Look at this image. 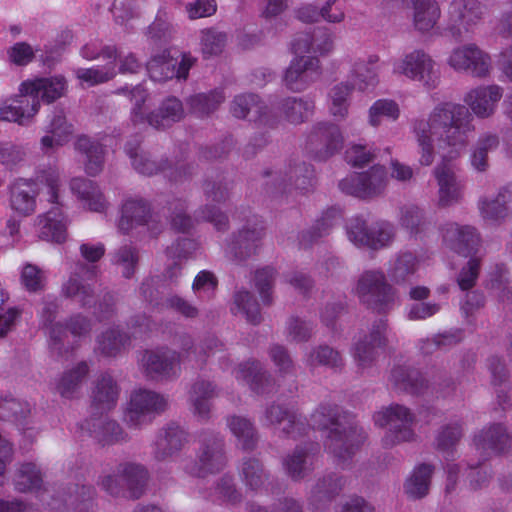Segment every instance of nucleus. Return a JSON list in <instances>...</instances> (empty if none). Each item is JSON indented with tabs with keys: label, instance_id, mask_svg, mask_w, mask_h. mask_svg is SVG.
Here are the masks:
<instances>
[{
	"label": "nucleus",
	"instance_id": "f3484780",
	"mask_svg": "<svg viewBox=\"0 0 512 512\" xmlns=\"http://www.w3.org/2000/svg\"><path fill=\"white\" fill-rule=\"evenodd\" d=\"M181 361H185L182 350L181 352L166 348L147 350L141 357L140 366L149 379L170 380L178 376Z\"/></svg>",
	"mask_w": 512,
	"mask_h": 512
},
{
	"label": "nucleus",
	"instance_id": "dca6fc26",
	"mask_svg": "<svg viewBox=\"0 0 512 512\" xmlns=\"http://www.w3.org/2000/svg\"><path fill=\"white\" fill-rule=\"evenodd\" d=\"M486 6L478 0H453L448 8L446 30L455 40H462L484 17Z\"/></svg>",
	"mask_w": 512,
	"mask_h": 512
},
{
	"label": "nucleus",
	"instance_id": "ddd939ff",
	"mask_svg": "<svg viewBox=\"0 0 512 512\" xmlns=\"http://www.w3.org/2000/svg\"><path fill=\"white\" fill-rule=\"evenodd\" d=\"M388 184L384 166L374 165L369 170L354 173L339 182L342 192L360 199H372L382 195Z\"/></svg>",
	"mask_w": 512,
	"mask_h": 512
},
{
	"label": "nucleus",
	"instance_id": "9d476101",
	"mask_svg": "<svg viewBox=\"0 0 512 512\" xmlns=\"http://www.w3.org/2000/svg\"><path fill=\"white\" fill-rule=\"evenodd\" d=\"M148 480V472L144 466L125 462L117 465L112 474L102 477L101 487L113 496H118L126 488L130 497L138 499L142 496Z\"/></svg>",
	"mask_w": 512,
	"mask_h": 512
},
{
	"label": "nucleus",
	"instance_id": "4d7b16f0",
	"mask_svg": "<svg viewBox=\"0 0 512 512\" xmlns=\"http://www.w3.org/2000/svg\"><path fill=\"white\" fill-rule=\"evenodd\" d=\"M305 363L311 368L325 366L334 370H340L344 366L340 352L325 344L313 347L306 355Z\"/></svg>",
	"mask_w": 512,
	"mask_h": 512
},
{
	"label": "nucleus",
	"instance_id": "de8ad7c7",
	"mask_svg": "<svg viewBox=\"0 0 512 512\" xmlns=\"http://www.w3.org/2000/svg\"><path fill=\"white\" fill-rule=\"evenodd\" d=\"M119 388L115 380L107 373L101 374L96 380L92 391V404L98 410L112 409L117 402Z\"/></svg>",
	"mask_w": 512,
	"mask_h": 512
},
{
	"label": "nucleus",
	"instance_id": "6ab92c4d",
	"mask_svg": "<svg viewBox=\"0 0 512 512\" xmlns=\"http://www.w3.org/2000/svg\"><path fill=\"white\" fill-rule=\"evenodd\" d=\"M343 136L340 128L331 122L316 123L308 137L306 148L318 161H326L343 147Z\"/></svg>",
	"mask_w": 512,
	"mask_h": 512
},
{
	"label": "nucleus",
	"instance_id": "1a4fd4ad",
	"mask_svg": "<svg viewBox=\"0 0 512 512\" xmlns=\"http://www.w3.org/2000/svg\"><path fill=\"white\" fill-rule=\"evenodd\" d=\"M346 233L355 246L380 250L392 244L396 230L387 221H377L369 225L364 218L354 217L348 222Z\"/></svg>",
	"mask_w": 512,
	"mask_h": 512
},
{
	"label": "nucleus",
	"instance_id": "0eeeda50",
	"mask_svg": "<svg viewBox=\"0 0 512 512\" xmlns=\"http://www.w3.org/2000/svg\"><path fill=\"white\" fill-rule=\"evenodd\" d=\"M169 406L168 398L154 390L136 389L130 395L124 414L129 428L142 429L151 424L156 416L164 413Z\"/></svg>",
	"mask_w": 512,
	"mask_h": 512
},
{
	"label": "nucleus",
	"instance_id": "37998d69",
	"mask_svg": "<svg viewBox=\"0 0 512 512\" xmlns=\"http://www.w3.org/2000/svg\"><path fill=\"white\" fill-rule=\"evenodd\" d=\"M70 189L89 210L103 212L106 209L107 202L103 193L92 180L75 177L70 181Z\"/></svg>",
	"mask_w": 512,
	"mask_h": 512
},
{
	"label": "nucleus",
	"instance_id": "338daca9",
	"mask_svg": "<svg viewBox=\"0 0 512 512\" xmlns=\"http://www.w3.org/2000/svg\"><path fill=\"white\" fill-rule=\"evenodd\" d=\"M213 496L228 505L236 506L243 501V494L237 487L231 475L221 476L215 483Z\"/></svg>",
	"mask_w": 512,
	"mask_h": 512
},
{
	"label": "nucleus",
	"instance_id": "2eb2a0df",
	"mask_svg": "<svg viewBox=\"0 0 512 512\" xmlns=\"http://www.w3.org/2000/svg\"><path fill=\"white\" fill-rule=\"evenodd\" d=\"M447 64L457 72H466L479 79L488 77L492 70L490 55L475 43L455 47L447 58Z\"/></svg>",
	"mask_w": 512,
	"mask_h": 512
},
{
	"label": "nucleus",
	"instance_id": "5701e85b",
	"mask_svg": "<svg viewBox=\"0 0 512 512\" xmlns=\"http://www.w3.org/2000/svg\"><path fill=\"white\" fill-rule=\"evenodd\" d=\"M44 132L40 139V147L45 154H49L71 140L74 125L68 121L63 109L56 108L48 117Z\"/></svg>",
	"mask_w": 512,
	"mask_h": 512
},
{
	"label": "nucleus",
	"instance_id": "7ed1b4c3",
	"mask_svg": "<svg viewBox=\"0 0 512 512\" xmlns=\"http://www.w3.org/2000/svg\"><path fill=\"white\" fill-rule=\"evenodd\" d=\"M66 88L63 76L24 81L19 88L20 94L0 107V119L27 125L39 111V99L52 103L65 94Z\"/></svg>",
	"mask_w": 512,
	"mask_h": 512
},
{
	"label": "nucleus",
	"instance_id": "72a5a7b5",
	"mask_svg": "<svg viewBox=\"0 0 512 512\" xmlns=\"http://www.w3.org/2000/svg\"><path fill=\"white\" fill-rule=\"evenodd\" d=\"M500 146V136L491 131L481 133L470 148L469 163L478 173H485L490 167L489 153Z\"/></svg>",
	"mask_w": 512,
	"mask_h": 512
},
{
	"label": "nucleus",
	"instance_id": "69168bd1",
	"mask_svg": "<svg viewBox=\"0 0 512 512\" xmlns=\"http://www.w3.org/2000/svg\"><path fill=\"white\" fill-rule=\"evenodd\" d=\"M10 201L11 207L23 215H29L35 211V194L28 183L14 185L11 189Z\"/></svg>",
	"mask_w": 512,
	"mask_h": 512
},
{
	"label": "nucleus",
	"instance_id": "6e6d98bb",
	"mask_svg": "<svg viewBox=\"0 0 512 512\" xmlns=\"http://www.w3.org/2000/svg\"><path fill=\"white\" fill-rule=\"evenodd\" d=\"M140 261L139 250L132 244H124L112 253L111 262L121 275L130 279L136 273Z\"/></svg>",
	"mask_w": 512,
	"mask_h": 512
},
{
	"label": "nucleus",
	"instance_id": "aec40b11",
	"mask_svg": "<svg viewBox=\"0 0 512 512\" xmlns=\"http://www.w3.org/2000/svg\"><path fill=\"white\" fill-rule=\"evenodd\" d=\"M264 235L263 221L258 218L249 220L227 244L225 249L227 257L236 262L245 261L257 253Z\"/></svg>",
	"mask_w": 512,
	"mask_h": 512
},
{
	"label": "nucleus",
	"instance_id": "864d4df0",
	"mask_svg": "<svg viewBox=\"0 0 512 512\" xmlns=\"http://www.w3.org/2000/svg\"><path fill=\"white\" fill-rule=\"evenodd\" d=\"M355 86L349 82H339L328 92V109L338 120H344L349 113L351 95Z\"/></svg>",
	"mask_w": 512,
	"mask_h": 512
},
{
	"label": "nucleus",
	"instance_id": "6e6552de",
	"mask_svg": "<svg viewBox=\"0 0 512 512\" xmlns=\"http://www.w3.org/2000/svg\"><path fill=\"white\" fill-rule=\"evenodd\" d=\"M374 421L379 427L388 428L382 440L385 447L411 441L415 436V415L403 405L392 404L382 409L374 415Z\"/></svg>",
	"mask_w": 512,
	"mask_h": 512
},
{
	"label": "nucleus",
	"instance_id": "c85d7f7f",
	"mask_svg": "<svg viewBox=\"0 0 512 512\" xmlns=\"http://www.w3.org/2000/svg\"><path fill=\"white\" fill-rule=\"evenodd\" d=\"M218 396V389L214 382L197 378L188 392V400L192 412L201 420H208L212 410V400Z\"/></svg>",
	"mask_w": 512,
	"mask_h": 512
},
{
	"label": "nucleus",
	"instance_id": "a211bd4d",
	"mask_svg": "<svg viewBox=\"0 0 512 512\" xmlns=\"http://www.w3.org/2000/svg\"><path fill=\"white\" fill-rule=\"evenodd\" d=\"M441 163L437 164L433 169V176L436 179L437 191V205L441 208H446L459 203L463 198L464 182L457 175L456 167L449 161L447 157L452 159L449 149ZM457 156H453L456 158Z\"/></svg>",
	"mask_w": 512,
	"mask_h": 512
},
{
	"label": "nucleus",
	"instance_id": "f257e3e1",
	"mask_svg": "<svg viewBox=\"0 0 512 512\" xmlns=\"http://www.w3.org/2000/svg\"><path fill=\"white\" fill-rule=\"evenodd\" d=\"M502 96L500 86L481 85L464 96L466 105L443 101L433 107L427 118L414 119L412 132L418 147L419 163L430 166L435 159V147L449 149L450 154L459 156L475 131L473 115L479 119L492 117Z\"/></svg>",
	"mask_w": 512,
	"mask_h": 512
},
{
	"label": "nucleus",
	"instance_id": "412c9836",
	"mask_svg": "<svg viewBox=\"0 0 512 512\" xmlns=\"http://www.w3.org/2000/svg\"><path fill=\"white\" fill-rule=\"evenodd\" d=\"M194 63L195 59L188 55H183L181 61H178L169 52L163 51L152 56L147 62V72L155 82H165L174 77L185 80Z\"/></svg>",
	"mask_w": 512,
	"mask_h": 512
},
{
	"label": "nucleus",
	"instance_id": "bb28decb",
	"mask_svg": "<svg viewBox=\"0 0 512 512\" xmlns=\"http://www.w3.org/2000/svg\"><path fill=\"white\" fill-rule=\"evenodd\" d=\"M443 239L451 250L464 257L475 254L480 244L479 234L473 226L455 222L444 225Z\"/></svg>",
	"mask_w": 512,
	"mask_h": 512
},
{
	"label": "nucleus",
	"instance_id": "774afa93",
	"mask_svg": "<svg viewBox=\"0 0 512 512\" xmlns=\"http://www.w3.org/2000/svg\"><path fill=\"white\" fill-rule=\"evenodd\" d=\"M400 116L399 105L391 99H379L375 101L368 111V122L373 127H378L383 119L396 121Z\"/></svg>",
	"mask_w": 512,
	"mask_h": 512
},
{
	"label": "nucleus",
	"instance_id": "f8f14e48",
	"mask_svg": "<svg viewBox=\"0 0 512 512\" xmlns=\"http://www.w3.org/2000/svg\"><path fill=\"white\" fill-rule=\"evenodd\" d=\"M267 191L272 195L290 193L292 189L307 190L312 185L313 168L301 160H293L284 169L266 172Z\"/></svg>",
	"mask_w": 512,
	"mask_h": 512
},
{
	"label": "nucleus",
	"instance_id": "49530a36",
	"mask_svg": "<svg viewBox=\"0 0 512 512\" xmlns=\"http://www.w3.org/2000/svg\"><path fill=\"white\" fill-rule=\"evenodd\" d=\"M419 260L412 252L404 251L397 253L389 262L387 275L396 285H403L410 281L416 273Z\"/></svg>",
	"mask_w": 512,
	"mask_h": 512
},
{
	"label": "nucleus",
	"instance_id": "4c0bfd02",
	"mask_svg": "<svg viewBox=\"0 0 512 512\" xmlns=\"http://www.w3.org/2000/svg\"><path fill=\"white\" fill-rule=\"evenodd\" d=\"M240 481L250 491L261 490L269 479L263 462L256 456H244L237 466Z\"/></svg>",
	"mask_w": 512,
	"mask_h": 512
},
{
	"label": "nucleus",
	"instance_id": "603ef678",
	"mask_svg": "<svg viewBox=\"0 0 512 512\" xmlns=\"http://www.w3.org/2000/svg\"><path fill=\"white\" fill-rule=\"evenodd\" d=\"M13 485L21 493L40 491L43 486L42 471L33 462L21 463L14 473Z\"/></svg>",
	"mask_w": 512,
	"mask_h": 512
},
{
	"label": "nucleus",
	"instance_id": "bf43d9fd",
	"mask_svg": "<svg viewBox=\"0 0 512 512\" xmlns=\"http://www.w3.org/2000/svg\"><path fill=\"white\" fill-rule=\"evenodd\" d=\"M433 467L428 464L417 466L405 483V492L411 498L418 499L427 495L429 491Z\"/></svg>",
	"mask_w": 512,
	"mask_h": 512
},
{
	"label": "nucleus",
	"instance_id": "79ce46f5",
	"mask_svg": "<svg viewBox=\"0 0 512 512\" xmlns=\"http://www.w3.org/2000/svg\"><path fill=\"white\" fill-rule=\"evenodd\" d=\"M510 203H512V183L500 188L493 199L481 198L478 208L483 219L498 221L508 216Z\"/></svg>",
	"mask_w": 512,
	"mask_h": 512
},
{
	"label": "nucleus",
	"instance_id": "b1692460",
	"mask_svg": "<svg viewBox=\"0 0 512 512\" xmlns=\"http://www.w3.org/2000/svg\"><path fill=\"white\" fill-rule=\"evenodd\" d=\"M511 443L512 434H509L502 424L484 427L474 437L475 449L483 462L505 452Z\"/></svg>",
	"mask_w": 512,
	"mask_h": 512
},
{
	"label": "nucleus",
	"instance_id": "473e14b6",
	"mask_svg": "<svg viewBox=\"0 0 512 512\" xmlns=\"http://www.w3.org/2000/svg\"><path fill=\"white\" fill-rule=\"evenodd\" d=\"M345 480L330 473L319 478L311 488L308 503L314 510H322L329 502H331L343 489Z\"/></svg>",
	"mask_w": 512,
	"mask_h": 512
},
{
	"label": "nucleus",
	"instance_id": "c756f323",
	"mask_svg": "<svg viewBox=\"0 0 512 512\" xmlns=\"http://www.w3.org/2000/svg\"><path fill=\"white\" fill-rule=\"evenodd\" d=\"M141 138L133 136L125 143L124 150L131 160L132 167L140 174L153 176L166 170L167 160L152 159L151 155L141 149Z\"/></svg>",
	"mask_w": 512,
	"mask_h": 512
},
{
	"label": "nucleus",
	"instance_id": "20e7f679",
	"mask_svg": "<svg viewBox=\"0 0 512 512\" xmlns=\"http://www.w3.org/2000/svg\"><path fill=\"white\" fill-rule=\"evenodd\" d=\"M36 181L46 186L47 201L56 204L37 217L38 237L47 242L62 243L67 238V220L58 206L60 174L53 167L42 169L37 173Z\"/></svg>",
	"mask_w": 512,
	"mask_h": 512
},
{
	"label": "nucleus",
	"instance_id": "c9c22d12",
	"mask_svg": "<svg viewBox=\"0 0 512 512\" xmlns=\"http://www.w3.org/2000/svg\"><path fill=\"white\" fill-rule=\"evenodd\" d=\"M75 150L84 156V169L89 176H97L104 168L105 150L97 140L86 135L77 137Z\"/></svg>",
	"mask_w": 512,
	"mask_h": 512
},
{
	"label": "nucleus",
	"instance_id": "4468645a",
	"mask_svg": "<svg viewBox=\"0 0 512 512\" xmlns=\"http://www.w3.org/2000/svg\"><path fill=\"white\" fill-rule=\"evenodd\" d=\"M259 420L262 426L272 428L285 438L296 439L308 430L307 421L301 414L274 402L265 408Z\"/></svg>",
	"mask_w": 512,
	"mask_h": 512
},
{
	"label": "nucleus",
	"instance_id": "13d9d810",
	"mask_svg": "<svg viewBox=\"0 0 512 512\" xmlns=\"http://www.w3.org/2000/svg\"><path fill=\"white\" fill-rule=\"evenodd\" d=\"M231 311L235 315H243L249 323L254 325L262 321L259 304L254 295L247 290H239L234 294Z\"/></svg>",
	"mask_w": 512,
	"mask_h": 512
},
{
	"label": "nucleus",
	"instance_id": "0e129e2a",
	"mask_svg": "<svg viewBox=\"0 0 512 512\" xmlns=\"http://www.w3.org/2000/svg\"><path fill=\"white\" fill-rule=\"evenodd\" d=\"M77 495H81L82 499L79 500L78 496L69 495L68 499H65L64 504L52 500V502L48 503V506L59 512L65 507L71 508L73 512H93V489L89 486H82L77 488Z\"/></svg>",
	"mask_w": 512,
	"mask_h": 512
},
{
	"label": "nucleus",
	"instance_id": "f03ea898",
	"mask_svg": "<svg viewBox=\"0 0 512 512\" xmlns=\"http://www.w3.org/2000/svg\"><path fill=\"white\" fill-rule=\"evenodd\" d=\"M307 425L308 428L328 430L325 448L341 462L351 459L366 439L364 430L335 404H321L311 414Z\"/></svg>",
	"mask_w": 512,
	"mask_h": 512
},
{
	"label": "nucleus",
	"instance_id": "09e8293b",
	"mask_svg": "<svg viewBox=\"0 0 512 512\" xmlns=\"http://www.w3.org/2000/svg\"><path fill=\"white\" fill-rule=\"evenodd\" d=\"M390 381L396 389L411 394H420L427 387V382L421 373L406 366L394 367L391 371Z\"/></svg>",
	"mask_w": 512,
	"mask_h": 512
},
{
	"label": "nucleus",
	"instance_id": "423d86ee",
	"mask_svg": "<svg viewBox=\"0 0 512 512\" xmlns=\"http://www.w3.org/2000/svg\"><path fill=\"white\" fill-rule=\"evenodd\" d=\"M355 294L367 309L386 314L394 307L396 291L382 270H366L358 278Z\"/></svg>",
	"mask_w": 512,
	"mask_h": 512
},
{
	"label": "nucleus",
	"instance_id": "680f3d73",
	"mask_svg": "<svg viewBox=\"0 0 512 512\" xmlns=\"http://www.w3.org/2000/svg\"><path fill=\"white\" fill-rule=\"evenodd\" d=\"M224 100L223 91L217 89L208 94L200 93L191 96L188 104L194 114L202 117L214 112Z\"/></svg>",
	"mask_w": 512,
	"mask_h": 512
},
{
	"label": "nucleus",
	"instance_id": "2f4dec72",
	"mask_svg": "<svg viewBox=\"0 0 512 512\" xmlns=\"http://www.w3.org/2000/svg\"><path fill=\"white\" fill-rule=\"evenodd\" d=\"M183 358L194 366L202 368L207 359L224 349V344L215 336L205 337L198 346H195L190 336H184L181 342Z\"/></svg>",
	"mask_w": 512,
	"mask_h": 512
},
{
	"label": "nucleus",
	"instance_id": "c03bdc74",
	"mask_svg": "<svg viewBox=\"0 0 512 512\" xmlns=\"http://www.w3.org/2000/svg\"><path fill=\"white\" fill-rule=\"evenodd\" d=\"M91 435L102 445H110L128 440V434L118 422L108 418H97L86 421Z\"/></svg>",
	"mask_w": 512,
	"mask_h": 512
},
{
	"label": "nucleus",
	"instance_id": "3c124183",
	"mask_svg": "<svg viewBox=\"0 0 512 512\" xmlns=\"http://www.w3.org/2000/svg\"><path fill=\"white\" fill-rule=\"evenodd\" d=\"M184 116V108L179 99L168 97L157 111L147 115L148 123L156 129L166 128L180 121Z\"/></svg>",
	"mask_w": 512,
	"mask_h": 512
},
{
	"label": "nucleus",
	"instance_id": "e433bc0d",
	"mask_svg": "<svg viewBox=\"0 0 512 512\" xmlns=\"http://www.w3.org/2000/svg\"><path fill=\"white\" fill-rule=\"evenodd\" d=\"M59 310V302L55 297L46 296L43 299L41 310V322L43 326L49 327L50 348L58 355L63 351V339L66 331L61 323H54Z\"/></svg>",
	"mask_w": 512,
	"mask_h": 512
},
{
	"label": "nucleus",
	"instance_id": "9b49d317",
	"mask_svg": "<svg viewBox=\"0 0 512 512\" xmlns=\"http://www.w3.org/2000/svg\"><path fill=\"white\" fill-rule=\"evenodd\" d=\"M393 73L419 82L426 89H435L440 82V73L432 57L423 50H413L393 65Z\"/></svg>",
	"mask_w": 512,
	"mask_h": 512
},
{
	"label": "nucleus",
	"instance_id": "5fc2aeb1",
	"mask_svg": "<svg viewBox=\"0 0 512 512\" xmlns=\"http://www.w3.org/2000/svg\"><path fill=\"white\" fill-rule=\"evenodd\" d=\"M129 345V335L117 327H112L97 337L96 351L107 357H115Z\"/></svg>",
	"mask_w": 512,
	"mask_h": 512
},
{
	"label": "nucleus",
	"instance_id": "cd10ccee",
	"mask_svg": "<svg viewBox=\"0 0 512 512\" xmlns=\"http://www.w3.org/2000/svg\"><path fill=\"white\" fill-rule=\"evenodd\" d=\"M317 451L318 446L314 443L297 446L283 458L282 464L286 475L296 482L310 475L314 470Z\"/></svg>",
	"mask_w": 512,
	"mask_h": 512
},
{
	"label": "nucleus",
	"instance_id": "393cba45",
	"mask_svg": "<svg viewBox=\"0 0 512 512\" xmlns=\"http://www.w3.org/2000/svg\"><path fill=\"white\" fill-rule=\"evenodd\" d=\"M187 433L176 423H169L157 431L152 444V456L158 462L167 461L187 444Z\"/></svg>",
	"mask_w": 512,
	"mask_h": 512
},
{
	"label": "nucleus",
	"instance_id": "f704fd0d",
	"mask_svg": "<svg viewBox=\"0 0 512 512\" xmlns=\"http://www.w3.org/2000/svg\"><path fill=\"white\" fill-rule=\"evenodd\" d=\"M90 368L85 361L65 370L55 381V391L62 398L77 397L82 385L86 382Z\"/></svg>",
	"mask_w": 512,
	"mask_h": 512
},
{
	"label": "nucleus",
	"instance_id": "58836bf2",
	"mask_svg": "<svg viewBox=\"0 0 512 512\" xmlns=\"http://www.w3.org/2000/svg\"><path fill=\"white\" fill-rule=\"evenodd\" d=\"M378 62L377 55H370L365 59L359 58L351 63L349 78L359 91L374 87L378 83Z\"/></svg>",
	"mask_w": 512,
	"mask_h": 512
},
{
	"label": "nucleus",
	"instance_id": "7c9ffc66",
	"mask_svg": "<svg viewBox=\"0 0 512 512\" xmlns=\"http://www.w3.org/2000/svg\"><path fill=\"white\" fill-rule=\"evenodd\" d=\"M231 113L239 119L269 124L268 106L255 94L237 95L231 103Z\"/></svg>",
	"mask_w": 512,
	"mask_h": 512
},
{
	"label": "nucleus",
	"instance_id": "ea45409f",
	"mask_svg": "<svg viewBox=\"0 0 512 512\" xmlns=\"http://www.w3.org/2000/svg\"><path fill=\"white\" fill-rule=\"evenodd\" d=\"M314 108V101L307 97H286L276 106L278 114L294 125L305 122L313 114Z\"/></svg>",
	"mask_w": 512,
	"mask_h": 512
},
{
	"label": "nucleus",
	"instance_id": "39448f33",
	"mask_svg": "<svg viewBox=\"0 0 512 512\" xmlns=\"http://www.w3.org/2000/svg\"><path fill=\"white\" fill-rule=\"evenodd\" d=\"M196 460L185 465L184 470L194 477H206L222 471L228 462L224 437L213 430L205 429L197 436Z\"/></svg>",
	"mask_w": 512,
	"mask_h": 512
},
{
	"label": "nucleus",
	"instance_id": "a18cd8bd",
	"mask_svg": "<svg viewBox=\"0 0 512 512\" xmlns=\"http://www.w3.org/2000/svg\"><path fill=\"white\" fill-rule=\"evenodd\" d=\"M413 7V26L421 32L431 31L441 16V9L435 0H406Z\"/></svg>",
	"mask_w": 512,
	"mask_h": 512
},
{
	"label": "nucleus",
	"instance_id": "e2e57ef3",
	"mask_svg": "<svg viewBox=\"0 0 512 512\" xmlns=\"http://www.w3.org/2000/svg\"><path fill=\"white\" fill-rule=\"evenodd\" d=\"M228 36L217 28H207L200 32V48L204 58L221 54L227 44Z\"/></svg>",
	"mask_w": 512,
	"mask_h": 512
},
{
	"label": "nucleus",
	"instance_id": "8fccbe9b",
	"mask_svg": "<svg viewBox=\"0 0 512 512\" xmlns=\"http://www.w3.org/2000/svg\"><path fill=\"white\" fill-rule=\"evenodd\" d=\"M150 207L148 203L142 199L127 200L122 207V216L118 227L123 233H127L136 225H144L148 223Z\"/></svg>",
	"mask_w": 512,
	"mask_h": 512
},
{
	"label": "nucleus",
	"instance_id": "a19ab883",
	"mask_svg": "<svg viewBox=\"0 0 512 512\" xmlns=\"http://www.w3.org/2000/svg\"><path fill=\"white\" fill-rule=\"evenodd\" d=\"M227 426L236 438V446L243 451H254L259 442L255 424L247 417L232 415L227 418Z\"/></svg>",
	"mask_w": 512,
	"mask_h": 512
},
{
	"label": "nucleus",
	"instance_id": "a878e982",
	"mask_svg": "<svg viewBox=\"0 0 512 512\" xmlns=\"http://www.w3.org/2000/svg\"><path fill=\"white\" fill-rule=\"evenodd\" d=\"M233 374L258 395H268L275 391V381L258 360H248L239 364Z\"/></svg>",
	"mask_w": 512,
	"mask_h": 512
},
{
	"label": "nucleus",
	"instance_id": "4be33fe9",
	"mask_svg": "<svg viewBox=\"0 0 512 512\" xmlns=\"http://www.w3.org/2000/svg\"><path fill=\"white\" fill-rule=\"evenodd\" d=\"M321 74L320 61L316 57L300 56L294 58L283 76L284 85L291 91H304Z\"/></svg>",
	"mask_w": 512,
	"mask_h": 512
},
{
	"label": "nucleus",
	"instance_id": "052dcab7",
	"mask_svg": "<svg viewBox=\"0 0 512 512\" xmlns=\"http://www.w3.org/2000/svg\"><path fill=\"white\" fill-rule=\"evenodd\" d=\"M62 295L77 300L82 307L90 306L94 301V290L89 284H84L78 272L72 273L62 285Z\"/></svg>",
	"mask_w": 512,
	"mask_h": 512
}]
</instances>
